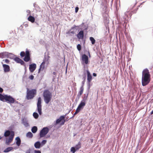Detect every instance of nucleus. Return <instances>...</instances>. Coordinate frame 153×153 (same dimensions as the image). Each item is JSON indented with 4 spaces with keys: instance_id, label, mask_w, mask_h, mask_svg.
<instances>
[{
    "instance_id": "1",
    "label": "nucleus",
    "mask_w": 153,
    "mask_h": 153,
    "mask_svg": "<svg viewBox=\"0 0 153 153\" xmlns=\"http://www.w3.org/2000/svg\"><path fill=\"white\" fill-rule=\"evenodd\" d=\"M151 75L147 69H144L142 72V84L143 86L148 85L150 81Z\"/></svg>"
},
{
    "instance_id": "2",
    "label": "nucleus",
    "mask_w": 153,
    "mask_h": 153,
    "mask_svg": "<svg viewBox=\"0 0 153 153\" xmlns=\"http://www.w3.org/2000/svg\"><path fill=\"white\" fill-rule=\"evenodd\" d=\"M0 100L4 102H7L9 103H13L15 100L14 98L10 96L7 95H3L0 94Z\"/></svg>"
},
{
    "instance_id": "3",
    "label": "nucleus",
    "mask_w": 153,
    "mask_h": 153,
    "mask_svg": "<svg viewBox=\"0 0 153 153\" xmlns=\"http://www.w3.org/2000/svg\"><path fill=\"white\" fill-rule=\"evenodd\" d=\"M43 96L45 102L48 104L51 100L52 97V94L48 90H44L43 93Z\"/></svg>"
},
{
    "instance_id": "4",
    "label": "nucleus",
    "mask_w": 153,
    "mask_h": 153,
    "mask_svg": "<svg viewBox=\"0 0 153 153\" xmlns=\"http://www.w3.org/2000/svg\"><path fill=\"white\" fill-rule=\"evenodd\" d=\"M26 97L27 100L31 99L34 97L36 94V90L35 89H32L29 90L28 88L27 89Z\"/></svg>"
},
{
    "instance_id": "5",
    "label": "nucleus",
    "mask_w": 153,
    "mask_h": 153,
    "mask_svg": "<svg viewBox=\"0 0 153 153\" xmlns=\"http://www.w3.org/2000/svg\"><path fill=\"white\" fill-rule=\"evenodd\" d=\"M20 55L22 57L25 56L24 58V60L26 62L29 61L30 59V51L27 49H26L25 53L24 51L21 52Z\"/></svg>"
},
{
    "instance_id": "6",
    "label": "nucleus",
    "mask_w": 153,
    "mask_h": 153,
    "mask_svg": "<svg viewBox=\"0 0 153 153\" xmlns=\"http://www.w3.org/2000/svg\"><path fill=\"white\" fill-rule=\"evenodd\" d=\"M41 102L42 99L41 97H39L37 103V107L38 112L40 115H41L42 113Z\"/></svg>"
},
{
    "instance_id": "7",
    "label": "nucleus",
    "mask_w": 153,
    "mask_h": 153,
    "mask_svg": "<svg viewBox=\"0 0 153 153\" xmlns=\"http://www.w3.org/2000/svg\"><path fill=\"white\" fill-rule=\"evenodd\" d=\"M46 63L47 65L49 63V59L45 58L40 66V68L39 70V73L41 70H43L45 68V64Z\"/></svg>"
},
{
    "instance_id": "8",
    "label": "nucleus",
    "mask_w": 153,
    "mask_h": 153,
    "mask_svg": "<svg viewBox=\"0 0 153 153\" xmlns=\"http://www.w3.org/2000/svg\"><path fill=\"white\" fill-rule=\"evenodd\" d=\"M49 129L47 127H44L40 132V137H44L49 132Z\"/></svg>"
},
{
    "instance_id": "9",
    "label": "nucleus",
    "mask_w": 153,
    "mask_h": 153,
    "mask_svg": "<svg viewBox=\"0 0 153 153\" xmlns=\"http://www.w3.org/2000/svg\"><path fill=\"white\" fill-rule=\"evenodd\" d=\"M76 27L77 26L74 25V26L71 27L68 31L66 32V34L67 35L66 36H72V34L74 35L75 33V31L73 30L75 29Z\"/></svg>"
},
{
    "instance_id": "10",
    "label": "nucleus",
    "mask_w": 153,
    "mask_h": 153,
    "mask_svg": "<svg viewBox=\"0 0 153 153\" xmlns=\"http://www.w3.org/2000/svg\"><path fill=\"white\" fill-rule=\"evenodd\" d=\"M14 136V131H11V134L10 135L9 138L7 139L6 140V143L8 145L12 142Z\"/></svg>"
},
{
    "instance_id": "11",
    "label": "nucleus",
    "mask_w": 153,
    "mask_h": 153,
    "mask_svg": "<svg viewBox=\"0 0 153 153\" xmlns=\"http://www.w3.org/2000/svg\"><path fill=\"white\" fill-rule=\"evenodd\" d=\"M87 100L86 98H84L83 100L81 101L80 103L78 105L77 108L80 110L81 109L83 108L84 107L85 105V101Z\"/></svg>"
},
{
    "instance_id": "12",
    "label": "nucleus",
    "mask_w": 153,
    "mask_h": 153,
    "mask_svg": "<svg viewBox=\"0 0 153 153\" xmlns=\"http://www.w3.org/2000/svg\"><path fill=\"white\" fill-rule=\"evenodd\" d=\"M82 60L83 64L85 63L86 64H87L88 63L89 61L88 57L85 54L82 55Z\"/></svg>"
},
{
    "instance_id": "13",
    "label": "nucleus",
    "mask_w": 153,
    "mask_h": 153,
    "mask_svg": "<svg viewBox=\"0 0 153 153\" xmlns=\"http://www.w3.org/2000/svg\"><path fill=\"white\" fill-rule=\"evenodd\" d=\"M65 116H61L59 118L57 119L56 121V124H58L60 123L61 121H62V123H61V125H63L65 122Z\"/></svg>"
},
{
    "instance_id": "14",
    "label": "nucleus",
    "mask_w": 153,
    "mask_h": 153,
    "mask_svg": "<svg viewBox=\"0 0 153 153\" xmlns=\"http://www.w3.org/2000/svg\"><path fill=\"white\" fill-rule=\"evenodd\" d=\"M87 75V81L88 83L89 84L92 79V76L88 70L86 71Z\"/></svg>"
},
{
    "instance_id": "15",
    "label": "nucleus",
    "mask_w": 153,
    "mask_h": 153,
    "mask_svg": "<svg viewBox=\"0 0 153 153\" xmlns=\"http://www.w3.org/2000/svg\"><path fill=\"white\" fill-rule=\"evenodd\" d=\"M36 68V64L35 63H33L29 65V69L31 72L33 73L35 70Z\"/></svg>"
},
{
    "instance_id": "16",
    "label": "nucleus",
    "mask_w": 153,
    "mask_h": 153,
    "mask_svg": "<svg viewBox=\"0 0 153 153\" xmlns=\"http://www.w3.org/2000/svg\"><path fill=\"white\" fill-rule=\"evenodd\" d=\"M14 60L17 63H20L21 65H25L24 62L19 57H15L14 59Z\"/></svg>"
},
{
    "instance_id": "17",
    "label": "nucleus",
    "mask_w": 153,
    "mask_h": 153,
    "mask_svg": "<svg viewBox=\"0 0 153 153\" xmlns=\"http://www.w3.org/2000/svg\"><path fill=\"white\" fill-rule=\"evenodd\" d=\"M79 39H82L84 37V32L83 30L80 31L76 35Z\"/></svg>"
},
{
    "instance_id": "18",
    "label": "nucleus",
    "mask_w": 153,
    "mask_h": 153,
    "mask_svg": "<svg viewBox=\"0 0 153 153\" xmlns=\"http://www.w3.org/2000/svg\"><path fill=\"white\" fill-rule=\"evenodd\" d=\"M3 67L4 72H7L10 71V67L8 65L5 64H3Z\"/></svg>"
},
{
    "instance_id": "19",
    "label": "nucleus",
    "mask_w": 153,
    "mask_h": 153,
    "mask_svg": "<svg viewBox=\"0 0 153 153\" xmlns=\"http://www.w3.org/2000/svg\"><path fill=\"white\" fill-rule=\"evenodd\" d=\"M15 140L16 141V144L18 146H19L21 143V140L20 138L18 137L16 138Z\"/></svg>"
},
{
    "instance_id": "20",
    "label": "nucleus",
    "mask_w": 153,
    "mask_h": 153,
    "mask_svg": "<svg viewBox=\"0 0 153 153\" xmlns=\"http://www.w3.org/2000/svg\"><path fill=\"white\" fill-rule=\"evenodd\" d=\"M84 91V87H83V85H82L80 88V91H79L77 96L79 97H80L83 94Z\"/></svg>"
},
{
    "instance_id": "21",
    "label": "nucleus",
    "mask_w": 153,
    "mask_h": 153,
    "mask_svg": "<svg viewBox=\"0 0 153 153\" xmlns=\"http://www.w3.org/2000/svg\"><path fill=\"white\" fill-rule=\"evenodd\" d=\"M41 146H42L41 144L39 141L36 142L34 144V146L36 149H39Z\"/></svg>"
},
{
    "instance_id": "22",
    "label": "nucleus",
    "mask_w": 153,
    "mask_h": 153,
    "mask_svg": "<svg viewBox=\"0 0 153 153\" xmlns=\"http://www.w3.org/2000/svg\"><path fill=\"white\" fill-rule=\"evenodd\" d=\"M28 20L29 21L31 22L32 23H33L35 21V19L33 17L31 16H30L28 17Z\"/></svg>"
},
{
    "instance_id": "23",
    "label": "nucleus",
    "mask_w": 153,
    "mask_h": 153,
    "mask_svg": "<svg viewBox=\"0 0 153 153\" xmlns=\"http://www.w3.org/2000/svg\"><path fill=\"white\" fill-rule=\"evenodd\" d=\"M11 134V131L9 130L6 131L4 133V136L5 137L9 136Z\"/></svg>"
},
{
    "instance_id": "24",
    "label": "nucleus",
    "mask_w": 153,
    "mask_h": 153,
    "mask_svg": "<svg viewBox=\"0 0 153 153\" xmlns=\"http://www.w3.org/2000/svg\"><path fill=\"white\" fill-rule=\"evenodd\" d=\"M81 147V143L80 142H79L78 144L75 146V148L76 150H78Z\"/></svg>"
},
{
    "instance_id": "25",
    "label": "nucleus",
    "mask_w": 153,
    "mask_h": 153,
    "mask_svg": "<svg viewBox=\"0 0 153 153\" xmlns=\"http://www.w3.org/2000/svg\"><path fill=\"white\" fill-rule=\"evenodd\" d=\"M13 149L12 147H9L5 149L4 151V152H7L12 150Z\"/></svg>"
},
{
    "instance_id": "26",
    "label": "nucleus",
    "mask_w": 153,
    "mask_h": 153,
    "mask_svg": "<svg viewBox=\"0 0 153 153\" xmlns=\"http://www.w3.org/2000/svg\"><path fill=\"white\" fill-rule=\"evenodd\" d=\"M26 136L28 138H32L33 137V134L31 132H29L27 134Z\"/></svg>"
},
{
    "instance_id": "27",
    "label": "nucleus",
    "mask_w": 153,
    "mask_h": 153,
    "mask_svg": "<svg viewBox=\"0 0 153 153\" xmlns=\"http://www.w3.org/2000/svg\"><path fill=\"white\" fill-rule=\"evenodd\" d=\"M7 55V54L6 53H3L0 54V58H3L6 57Z\"/></svg>"
},
{
    "instance_id": "28",
    "label": "nucleus",
    "mask_w": 153,
    "mask_h": 153,
    "mask_svg": "<svg viewBox=\"0 0 153 153\" xmlns=\"http://www.w3.org/2000/svg\"><path fill=\"white\" fill-rule=\"evenodd\" d=\"M37 130V128L36 126H33L31 129V131L33 133H35Z\"/></svg>"
},
{
    "instance_id": "29",
    "label": "nucleus",
    "mask_w": 153,
    "mask_h": 153,
    "mask_svg": "<svg viewBox=\"0 0 153 153\" xmlns=\"http://www.w3.org/2000/svg\"><path fill=\"white\" fill-rule=\"evenodd\" d=\"M90 40L91 41L92 44L94 45L95 44V40L93 37H91L90 38Z\"/></svg>"
},
{
    "instance_id": "30",
    "label": "nucleus",
    "mask_w": 153,
    "mask_h": 153,
    "mask_svg": "<svg viewBox=\"0 0 153 153\" xmlns=\"http://www.w3.org/2000/svg\"><path fill=\"white\" fill-rule=\"evenodd\" d=\"M33 115L35 119H37L39 117V115L36 112H34L33 114Z\"/></svg>"
},
{
    "instance_id": "31",
    "label": "nucleus",
    "mask_w": 153,
    "mask_h": 153,
    "mask_svg": "<svg viewBox=\"0 0 153 153\" xmlns=\"http://www.w3.org/2000/svg\"><path fill=\"white\" fill-rule=\"evenodd\" d=\"M77 150L74 147H72L71 149V152H72V153H74Z\"/></svg>"
},
{
    "instance_id": "32",
    "label": "nucleus",
    "mask_w": 153,
    "mask_h": 153,
    "mask_svg": "<svg viewBox=\"0 0 153 153\" xmlns=\"http://www.w3.org/2000/svg\"><path fill=\"white\" fill-rule=\"evenodd\" d=\"M77 48L78 51H80L81 49V47L80 45L78 44L77 45Z\"/></svg>"
},
{
    "instance_id": "33",
    "label": "nucleus",
    "mask_w": 153,
    "mask_h": 153,
    "mask_svg": "<svg viewBox=\"0 0 153 153\" xmlns=\"http://www.w3.org/2000/svg\"><path fill=\"white\" fill-rule=\"evenodd\" d=\"M46 140H43L42 141V143H41V144H42V146L43 145H45L46 143Z\"/></svg>"
},
{
    "instance_id": "34",
    "label": "nucleus",
    "mask_w": 153,
    "mask_h": 153,
    "mask_svg": "<svg viewBox=\"0 0 153 153\" xmlns=\"http://www.w3.org/2000/svg\"><path fill=\"white\" fill-rule=\"evenodd\" d=\"M3 61H4V62L6 63H7V64H8L9 63V62H10V61L7 59H6L4 60H3Z\"/></svg>"
},
{
    "instance_id": "35",
    "label": "nucleus",
    "mask_w": 153,
    "mask_h": 153,
    "mask_svg": "<svg viewBox=\"0 0 153 153\" xmlns=\"http://www.w3.org/2000/svg\"><path fill=\"white\" fill-rule=\"evenodd\" d=\"M34 78V76L33 75H31L29 77V78L31 80H33Z\"/></svg>"
},
{
    "instance_id": "36",
    "label": "nucleus",
    "mask_w": 153,
    "mask_h": 153,
    "mask_svg": "<svg viewBox=\"0 0 153 153\" xmlns=\"http://www.w3.org/2000/svg\"><path fill=\"white\" fill-rule=\"evenodd\" d=\"M80 111L79 109H78V108H77L76 110V112L74 114V115H76V114L78 113V112H79V111Z\"/></svg>"
},
{
    "instance_id": "37",
    "label": "nucleus",
    "mask_w": 153,
    "mask_h": 153,
    "mask_svg": "<svg viewBox=\"0 0 153 153\" xmlns=\"http://www.w3.org/2000/svg\"><path fill=\"white\" fill-rule=\"evenodd\" d=\"M34 153H41V152L39 150H35L34 151Z\"/></svg>"
},
{
    "instance_id": "38",
    "label": "nucleus",
    "mask_w": 153,
    "mask_h": 153,
    "mask_svg": "<svg viewBox=\"0 0 153 153\" xmlns=\"http://www.w3.org/2000/svg\"><path fill=\"white\" fill-rule=\"evenodd\" d=\"M79 10V7H76L75 9V12L76 13H77Z\"/></svg>"
},
{
    "instance_id": "39",
    "label": "nucleus",
    "mask_w": 153,
    "mask_h": 153,
    "mask_svg": "<svg viewBox=\"0 0 153 153\" xmlns=\"http://www.w3.org/2000/svg\"><path fill=\"white\" fill-rule=\"evenodd\" d=\"M26 153H32L31 152L30 150L29 149L27 150L26 152Z\"/></svg>"
},
{
    "instance_id": "40",
    "label": "nucleus",
    "mask_w": 153,
    "mask_h": 153,
    "mask_svg": "<svg viewBox=\"0 0 153 153\" xmlns=\"http://www.w3.org/2000/svg\"><path fill=\"white\" fill-rule=\"evenodd\" d=\"M85 78L84 80H83L82 82V84H83L82 85H83V86H84V83L85 82Z\"/></svg>"
},
{
    "instance_id": "41",
    "label": "nucleus",
    "mask_w": 153,
    "mask_h": 153,
    "mask_svg": "<svg viewBox=\"0 0 153 153\" xmlns=\"http://www.w3.org/2000/svg\"><path fill=\"white\" fill-rule=\"evenodd\" d=\"M3 91V89L2 88L0 87V92L2 93V92Z\"/></svg>"
},
{
    "instance_id": "42",
    "label": "nucleus",
    "mask_w": 153,
    "mask_h": 153,
    "mask_svg": "<svg viewBox=\"0 0 153 153\" xmlns=\"http://www.w3.org/2000/svg\"><path fill=\"white\" fill-rule=\"evenodd\" d=\"M93 76H97V74L95 73H93Z\"/></svg>"
},
{
    "instance_id": "43",
    "label": "nucleus",
    "mask_w": 153,
    "mask_h": 153,
    "mask_svg": "<svg viewBox=\"0 0 153 153\" xmlns=\"http://www.w3.org/2000/svg\"><path fill=\"white\" fill-rule=\"evenodd\" d=\"M53 75H56V72H53Z\"/></svg>"
},
{
    "instance_id": "44",
    "label": "nucleus",
    "mask_w": 153,
    "mask_h": 153,
    "mask_svg": "<svg viewBox=\"0 0 153 153\" xmlns=\"http://www.w3.org/2000/svg\"><path fill=\"white\" fill-rule=\"evenodd\" d=\"M88 55L90 57H91L90 54L89 52H88Z\"/></svg>"
},
{
    "instance_id": "45",
    "label": "nucleus",
    "mask_w": 153,
    "mask_h": 153,
    "mask_svg": "<svg viewBox=\"0 0 153 153\" xmlns=\"http://www.w3.org/2000/svg\"><path fill=\"white\" fill-rule=\"evenodd\" d=\"M151 114H153V110H152V111L151 112Z\"/></svg>"
},
{
    "instance_id": "46",
    "label": "nucleus",
    "mask_w": 153,
    "mask_h": 153,
    "mask_svg": "<svg viewBox=\"0 0 153 153\" xmlns=\"http://www.w3.org/2000/svg\"><path fill=\"white\" fill-rule=\"evenodd\" d=\"M1 139H2L1 137L0 136V140H1Z\"/></svg>"
},
{
    "instance_id": "47",
    "label": "nucleus",
    "mask_w": 153,
    "mask_h": 153,
    "mask_svg": "<svg viewBox=\"0 0 153 153\" xmlns=\"http://www.w3.org/2000/svg\"><path fill=\"white\" fill-rule=\"evenodd\" d=\"M133 13H136V11H135V12H133Z\"/></svg>"
},
{
    "instance_id": "48",
    "label": "nucleus",
    "mask_w": 153,
    "mask_h": 153,
    "mask_svg": "<svg viewBox=\"0 0 153 153\" xmlns=\"http://www.w3.org/2000/svg\"><path fill=\"white\" fill-rule=\"evenodd\" d=\"M26 124L28 125V124L27 123H26Z\"/></svg>"
}]
</instances>
